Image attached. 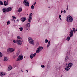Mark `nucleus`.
I'll list each match as a JSON object with an SVG mask.
<instances>
[{
    "instance_id": "1",
    "label": "nucleus",
    "mask_w": 77,
    "mask_h": 77,
    "mask_svg": "<svg viewBox=\"0 0 77 77\" xmlns=\"http://www.w3.org/2000/svg\"><path fill=\"white\" fill-rule=\"evenodd\" d=\"M66 20L67 22H71V23L72 22V20H73L72 17L70 16L67 17V19Z\"/></svg>"
},
{
    "instance_id": "2",
    "label": "nucleus",
    "mask_w": 77,
    "mask_h": 77,
    "mask_svg": "<svg viewBox=\"0 0 77 77\" xmlns=\"http://www.w3.org/2000/svg\"><path fill=\"white\" fill-rule=\"evenodd\" d=\"M43 49V47L41 46H39L38 48H37L36 51V53H39L40 52V51H41Z\"/></svg>"
},
{
    "instance_id": "3",
    "label": "nucleus",
    "mask_w": 77,
    "mask_h": 77,
    "mask_svg": "<svg viewBox=\"0 0 77 77\" xmlns=\"http://www.w3.org/2000/svg\"><path fill=\"white\" fill-rule=\"evenodd\" d=\"M28 41L30 44H32V45H34L33 40V39H32V38L29 37L28 38Z\"/></svg>"
},
{
    "instance_id": "4",
    "label": "nucleus",
    "mask_w": 77,
    "mask_h": 77,
    "mask_svg": "<svg viewBox=\"0 0 77 77\" xmlns=\"http://www.w3.org/2000/svg\"><path fill=\"white\" fill-rule=\"evenodd\" d=\"M23 55H20L17 59V62H18V61H20V60H23Z\"/></svg>"
},
{
    "instance_id": "5",
    "label": "nucleus",
    "mask_w": 77,
    "mask_h": 77,
    "mask_svg": "<svg viewBox=\"0 0 77 77\" xmlns=\"http://www.w3.org/2000/svg\"><path fill=\"white\" fill-rule=\"evenodd\" d=\"M32 15L33 14L32 13H31L29 15V19H28V22H29V23H31V21H32Z\"/></svg>"
},
{
    "instance_id": "6",
    "label": "nucleus",
    "mask_w": 77,
    "mask_h": 77,
    "mask_svg": "<svg viewBox=\"0 0 77 77\" xmlns=\"http://www.w3.org/2000/svg\"><path fill=\"white\" fill-rule=\"evenodd\" d=\"M17 43L18 45H21V44L23 43L22 42V41L19 40H17Z\"/></svg>"
},
{
    "instance_id": "7",
    "label": "nucleus",
    "mask_w": 77,
    "mask_h": 77,
    "mask_svg": "<svg viewBox=\"0 0 77 77\" xmlns=\"http://www.w3.org/2000/svg\"><path fill=\"white\" fill-rule=\"evenodd\" d=\"M15 51V49L13 48H9L8 49V51H10V52H14Z\"/></svg>"
},
{
    "instance_id": "8",
    "label": "nucleus",
    "mask_w": 77,
    "mask_h": 77,
    "mask_svg": "<svg viewBox=\"0 0 77 77\" xmlns=\"http://www.w3.org/2000/svg\"><path fill=\"white\" fill-rule=\"evenodd\" d=\"M9 1L7 0V1H5L4 2V6H8L9 5Z\"/></svg>"
},
{
    "instance_id": "9",
    "label": "nucleus",
    "mask_w": 77,
    "mask_h": 77,
    "mask_svg": "<svg viewBox=\"0 0 77 77\" xmlns=\"http://www.w3.org/2000/svg\"><path fill=\"white\" fill-rule=\"evenodd\" d=\"M69 33V35L70 37H72V36H73V34H74L73 33V31H72V30L70 31Z\"/></svg>"
},
{
    "instance_id": "10",
    "label": "nucleus",
    "mask_w": 77,
    "mask_h": 77,
    "mask_svg": "<svg viewBox=\"0 0 77 77\" xmlns=\"http://www.w3.org/2000/svg\"><path fill=\"white\" fill-rule=\"evenodd\" d=\"M21 20L22 22H24L26 20V17H22L21 18Z\"/></svg>"
},
{
    "instance_id": "11",
    "label": "nucleus",
    "mask_w": 77,
    "mask_h": 77,
    "mask_svg": "<svg viewBox=\"0 0 77 77\" xmlns=\"http://www.w3.org/2000/svg\"><path fill=\"white\" fill-rule=\"evenodd\" d=\"M0 74L1 77H3L4 75H6V73H3L2 72L0 73Z\"/></svg>"
},
{
    "instance_id": "12",
    "label": "nucleus",
    "mask_w": 77,
    "mask_h": 77,
    "mask_svg": "<svg viewBox=\"0 0 77 77\" xmlns=\"http://www.w3.org/2000/svg\"><path fill=\"white\" fill-rule=\"evenodd\" d=\"M12 10V8L11 7H8L7 8L6 10V12H9L10 11H11Z\"/></svg>"
},
{
    "instance_id": "13",
    "label": "nucleus",
    "mask_w": 77,
    "mask_h": 77,
    "mask_svg": "<svg viewBox=\"0 0 77 77\" xmlns=\"http://www.w3.org/2000/svg\"><path fill=\"white\" fill-rule=\"evenodd\" d=\"M72 63H69L68 66L69 68H71V67H72Z\"/></svg>"
},
{
    "instance_id": "14",
    "label": "nucleus",
    "mask_w": 77,
    "mask_h": 77,
    "mask_svg": "<svg viewBox=\"0 0 77 77\" xmlns=\"http://www.w3.org/2000/svg\"><path fill=\"white\" fill-rule=\"evenodd\" d=\"M12 69V66H11L10 65L8 67V71H11V69Z\"/></svg>"
},
{
    "instance_id": "15",
    "label": "nucleus",
    "mask_w": 77,
    "mask_h": 77,
    "mask_svg": "<svg viewBox=\"0 0 77 77\" xmlns=\"http://www.w3.org/2000/svg\"><path fill=\"white\" fill-rule=\"evenodd\" d=\"M65 69L66 71H68V70L70 69V67H69L68 66H66V68H65Z\"/></svg>"
},
{
    "instance_id": "16",
    "label": "nucleus",
    "mask_w": 77,
    "mask_h": 77,
    "mask_svg": "<svg viewBox=\"0 0 77 77\" xmlns=\"http://www.w3.org/2000/svg\"><path fill=\"white\" fill-rule=\"evenodd\" d=\"M24 4L26 6H29V2H26L25 3H24Z\"/></svg>"
},
{
    "instance_id": "17",
    "label": "nucleus",
    "mask_w": 77,
    "mask_h": 77,
    "mask_svg": "<svg viewBox=\"0 0 77 77\" xmlns=\"http://www.w3.org/2000/svg\"><path fill=\"white\" fill-rule=\"evenodd\" d=\"M8 58H7V57L6 56H5L4 58V61H5V62H6V61H8Z\"/></svg>"
},
{
    "instance_id": "18",
    "label": "nucleus",
    "mask_w": 77,
    "mask_h": 77,
    "mask_svg": "<svg viewBox=\"0 0 77 77\" xmlns=\"http://www.w3.org/2000/svg\"><path fill=\"white\" fill-rule=\"evenodd\" d=\"M68 57L66 56L65 59V62H68Z\"/></svg>"
},
{
    "instance_id": "19",
    "label": "nucleus",
    "mask_w": 77,
    "mask_h": 77,
    "mask_svg": "<svg viewBox=\"0 0 77 77\" xmlns=\"http://www.w3.org/2000/svg\"><path fill=\"white\" fill-rule=\"evenodd\" d=\"M50 41H49L48 42V44L47 46V48H48L49 47V46H50Z\"/></svg>"
},
{
    "instance_id": "20",
    "label": "nucleus",
    "mask_w": 77,
    "mask_h": 77,
    "mask_svg": "<svg viewBox=\"0 0 77 77\" xmlns=\"http://www.w3.org/2000/svg\"><path fill=\"white\" fill-rule=\"evenodd\" d=\"M70 51L69 50L67 51V55L68 56H69V55H70Z\"/></svg>"
},
{
    "instance_id": "21",
    "label": "nucleus",
    "mask_w": 77,
    "mask_h": 77,
    "mask_svg": "<svg viewBox=\"0 0 77 77\" xmlns=\"http://www.w3.org/2000/svg\"><path fill=\"white\" fill-rule=\"evenodd\" d=\"M21 11H22V8H20L18 11L19 12H21Z\"/></svg>"
},
{
    "instance_id": "22",
    "label": "nucleus",
    "mask_w": 77,
    "mask_h": 77,
    "mask_svg": "<svg viewBox=\"0 0 77 77\" xmlns=\"http://www.w3.org/2000/svg\"><path fill=\"white\" fill-rule=\"evenodd\" d=\"M6 8H3L2 9V11L3 12H6Z\"/></svg>"
},
{
    "instance_id": "23",
    "label": "nucleus",
    "mask_w": 77,
    "mask_h": 77,
    "mask_svg": "<svg viewBox=\"0 0 77 77\" xmlns=\"http://www.w3.org/2000/svg\"><path fill=\"white\" fill-rule=\"evenodd\" d=\"M26 26L28 28L30 27V23H28L26 25Z\"/></svg>"
},
{
    "instance_id": "24",
    "label": "nucleus",
    "mask_w": 77,
    "mask_h": 77,
    "mask_svg": "<svg viewBox=\"0 0 77 77\" xmlns=\"http://www.w3.org/2000/svg\"><path fill=\"white\" fill-rule=\"evenodd\" d=\"M22 39V38L20 36H17V39Z\"/></svg>"
},
{
    "instance_id": "25",
    "label": "nucleus",
    "mask_w": 77,
    "mask_h": 77,
    "mask_svg": "<svg viewBox=\"0 0 77 77\" xmlns=\"http://www.w3.org/2000/svg\"><path fill=\"white\" fill-rule=\"evenodd\" d=\"M0 5H4V4H3V2H2V1H0Z\"/></svg>"
},
{
    "instance_id": "26",
    "label": "nucleus",
    "mask_w": 77,
    "mask_h": 77,
    "mask_svg": "<svg viewBox=\"0 0 77 77\" xmlns=\"http://www.w3.org/2000/svg\"><path fill=\"white\" fill-rule=\"evenodd\" d=\"M11 23V22H10V21L9 20H8L7 23V25H9Z\"/></svg>"
},
{
    "instance_id": "27",
    "label": "nucleus",
    "mask_w": 77,
    "mask_h": 77,
    "mask_svg": "<svg viewBox=\"0 0 77 77\" xmlns=\"http://www.w3.org/2000/svg\"><path fill=\"white\" fill-rule=\"evenodd\" d=\"M19 29H20V32H22V31H23V28H19Z\"/></svg>"
},
{
    "instance_id": "28",
    "label": "nucleus",
    "mask_w": 77,
    "mask_h": 77,
    "mask_svg": "<svg viewBox=\"0 0 77 77\" xmlns=\"http://www.w3.org/2000/svg\"><path fill=\"white\" fill-rule=\"evenodd\" d=\"M30 58L31 59H33V53H32L31 54L30 56Z\"/></svg>"
},
{
    "instance_id": "29",
    "label": "nucleus",
    "mask_w": 77,
    "mask_h": 77,
    "mask_svg": "<svg viewBox=\"0 0 77 77\" xmlns=\"http://www.w3.org/2000/svg\"><path fill=\"white\" fill-rule=\"evenodd\" d=\"M20 52H17L16 54L17 56H19L20 55Z\"/></svg>"
},
{
    "instance_id": "30",
    "label": "nucleus",
    "mask_w": 77,
    "mask_h": 77,
    "mask_svg": "<svg viewBox=\"0 0 77 77\" xmlns=\"http://www.w3.org/2000/svg\"><path fill=\"white\" fill-rule=\"evenodd\" d=\"M2 56H3V54H2V52H0V57H2Z\"/></svg>"
},
{
    "instance_id": "31",
    "label": "nucleus",
    "mask_w": 77,
    "mask_h": 77,
    "mask_svg": "<svg viewBox=\"0 0 77 77\" xmlns=\"http://www.w3.org/2000/svg\"><path fill=\"white\" fill-rule=\"evenodd\" d=\"M67 39L68 40V41H69L70 40V37H69V36L67 37Z\"/></svg>"
},
{
    "instance_id": "32",
    "label": "nucleus",
    "mask_w": 77,
    "mask_h": 77,
    "mask_svg": "<svg viewBox=\"0 0 77 77\" xmlns=\"http://www.w3.org/2000/svg\"><path fill=\"white\" fill-rule=\"evenodd\" d=\"M41 67L42 68H45V66L44 65H42Z\"/></svg>"
},
{
    "instance_id": "33",
    "label": "nucleus",
    "mask_w": 77,
    "mask_h": 77,
    "mask_svg": "<svg viewBox=\"0 0 77 77\" xmlns=\"http://www.w3.org/2000/svg\"><path fill=\"white\" fill-rule=\"evenodd\" d=\"M32 9H34V6L33 5H32L31 6Z\"/></svg>"
},
{
    "instance_id": "34",
    "label": "nucleus",
    "mask_w": 77,
    "mask_h": 77,
    "mask_svg": "<svg viewBox=\"0 0 77 77\" xmlns=\"http://www.w3.org/2000/svg\"><path fill=\"white\" fill-rule=\"evenodd\" d=\"M45 43H47L48 42V40L46 39L45 40Z\"/></svg>"
},
{
    "instance_id": "35",
    "label": "nucleus",
    "mask_w": 77,
    "mask_h": 77,
    "mask_svg": "<svg viewBox=\"0 0 77 77\" xmlns=\"http://www.w3.org/2000/svg\"><path fill=\"white\" fill-rule=\"evenodd\" d=\"M12 17L13 18V19H14V20H16V17L13 16Z\"/></svg>"
},
{
    "instance_id": "36",
    "label": "nucleus",
    "mask_w": 77,
    "mask_h": 77,
    "mask_svg": "<svg viewBox=\"0 0 77 77\" xmlns=\"http://www.w3.org/2000/svg\"><path fill=\"white\" fill-rule=\"evenodd\" d=\"M27 0H25L24 1H23V3H27Z\"/></svg>"
},
{
    "instance_id": "37",
    "label": "nucleus",
    "mask_w": 77,
    "mask_h": 77,
    "mask_svg": "<svg viewBox=\"0 0 77 77\" xmlns=\"http://www.w3.org/2000/svg\"><path fill=\"white\" fill-rule=\"evenodd\" d=\"M13 42L14 43H17V40H13Z\"/></svg>"
},
{
    "instance_id": "38",
    "label": "nucleus",
    "mask_w": 77,
    "mask_h": 77,
    "mask_svg": "<svg viewBox=\"0 0 77 77\" xmlns=\"http://www.w3.org/2000/svg\"><path fill=\"white\" fill-rule=\"evenodd\" d=\"M36 56V53H35L33 54V57H35Z\"/></svg>"
},
{
    "instance_id": "39",
    "label": "nucleus",
    "mask_w": 77,
    "mask_h": 77,
    "mask_svg": "<svg viewBox=\"0 0 77 77\" xmlns=\"http://www.w3.org/2000/svg\"><path fill=\"white\" fill-rule=\"evenodd\" d=\"M74 32H75V28H74L73 29V31Z\"/></svg>"
},
{
    "instance_id": "40",
    "label": "nucleus",
    "mask_w": 77,
    "mask_h": 77,
    "mask_svg": "<svg viewBox=\"0 0 77 77\" xmlns=\"http://www.w3.org/2000/svg\"><path fill=\"white\" fill-rule=\"evenodd\" d=\"M68 5H67V8H66V10H68Z\"/></svg>"
},
{
    "instance_id": "41",
    "label": "nucleus",
    "mask_w": 77,
    "mask_h": 77,
    "mask_svg": "<svg viewBox=\"0 0 77 77\" xmlns=\"http://www.w3.org/2000/svg\"><path fill=\"white\" fill-rule=\"evenodd\" d=\"M66 11L65 10H64L63 11V13L64 14H65V13H66Z\"/></svg>"
},
{
    "instance_id": "42",
    "label": "nucleus",
    "mask_w": 77,
    "mask_h": 77,
    "mask_svg": "<svg viewBox=\"0 0 77 77\" xmlns=\"http://www.w3.org/2000/svg\"><path fill=\"white\" fill-rule=\"evenodd\" d=\"M35 5H36V2H35L34 4H33V5L34 6H35Z\"/></svg>"
},
{
    "instance_id": "43",
    "label": "nucleus",
    "mask_w": 77,
    "mask_h": 77,
    "mask_svg": "<svg viewBox=\"0 0 77 77\" xmlns=\"http://www.w3.org/2000/svg\"><path fill=\"white\" fill-rule=\"evenodd\" d=\"M61 17V15H60L59 16V18H60Z\"/></svg>"
},
{
    "instance_id": "44",
    "label": "nucleus",
    "mask_w": 77,
    "mask_h": 77,
    "mask_svg": "<svg viewBox=\"0 0 77 77\" xmlns=\"http://www.w3.org/2000/svg\"><path fill=\"white\" fill-rule=\"evenodd\" d=\"M63 12V11L62 10L61 11V13L62 14V13Z\"/></svg>"
},
{
    "instance_id": "45",
    "label": "nucleus",
    "mask_w": 77,
    "mask_h": 77,
    "mask_svg": "<svg viewBox=\"0 0 77 77\" xmlns=\"http://www.w3.org/2000/svg\"><path fill=\"white\" fill-rule=\"evenodd\" d=\"M17 21L18 22V21H19V20H18V19L17 20Z\"/></svg>"
},
{
    "instance_id": "46",
    "label": "nucleus",
    "mask_w": 77,
    "mask_h": 77,
    "mask_svg": "<svg viewBox=\"0 0 77 77\" xmlns=\"http://www.w3.org/2000/svg\"><path fill=\"white\" fill-rule=\"evenodd\" d=\"M11 20H12V21H14V19H11Z\"/></svg>"
},
{
    "instance_id": "47",
    "label": "nucleus",
    "mask_w": 77,
    "mask_h": 77,
    "mask_svg": "<svg viewBox=\"0 0 77 77\" xmlns=\"http://www.w3.org/2000/svg\"><path fill=\"white\" fill-rule=\"evenodd\" d=\"M60 20H62V19H61L60 18Z\"/></svg>"
},
{
    "instance_id": "48",
    "label": "nucleus",
    "mask_w": 77,
    "mask_h": 77,
    "mask_svg": "<svg viewBox=\"0 0 77 77\" xmlns=\"http://www.w3.org/2000/svg\"><path fill=\"white\" fill-rule=\"evenodd\" d=\"M26 71H27V72H28V71L27 70H26Z\"/></svg>"
},
{
    "instance_id": "49",
    "label": "nucleus",
    "mask_w": 77,
    "mask_h": 77,
    "mask_svg": "<svg viewBox=\"0 0 77 77\" xmlns=\"http://www.w3.org/2000/svg\"><path fill=\"white\" fill-rule=\"evenodd\" d=\"M75 32H76V31H77V29H76V30H75Z\"/></svg>"
},
{
    "instance_id": "50",
    "label": "nucleus",
    "mask_w": 77,
    "mask_h": 77,
    "mask_svg": "<svg viewBox=\"0 0 77 77\" xmlns=\"http://www.w3.org/2000/svg\"><path fill=\"white\" fill-rule=\"evenodd\" d=\"M14 22H15V20H14Z\"/></svg>"
},
{
    "instance_id": "51",
    "label": "nucleus",
    "mask_w": 77,
    "mask_h": 77,
    "mask_svg": "<svg viewBox=\"0 0 77 77\" xmlns=\"http://www.w3.org/2000/svg\"><path fill=\"white\" fill-rule=\"evenodd\" d=\"M21 71H22V72H23V70H21Z\"/></svg>"
},
{
    "instance_id": "52",
    "label": "nucleus",
    "mask_w": 77,
    "mask_h": 77,
    "mask_svg": "<svg viewBox=\"0 0 77 77\" xmlns=\"http://www.w3.org/2000/svg\"><path fill=\"white\" fill-rule=\"evenodd\" d=\"M27 15H29V14H27Z\"/></svg>"
},
{
    "instance_id": "53",
    "label": "nucleus",
    "mask_w": 77,
    "mask_h": 77,
    "mask_svg": "<svg viewBox=\"0 0 77 77\" xmlns=\"http://www.w3.org/2000/svg\"><path fill=\"white\" fill-rule=\"evenodd\" d=\"M26 30H28V29H26Z\"/></svg>"
},
{
    "instance_id": "54",
    "label": "nucleus",
    "mask_w": 77,
    "mask_h": 77,
    "mask_svg": "<svg viewBox=\"0 0 77 77\" xmlns=\"http://www.w3.org/2000/svg\"><path fill=\"white\" fill-rule=\"evenodd\" d=\"M66 65H67V63L66 64Z\"/></svg>"
},
{
    "instance_id": "55",
    "label": "nucleus",
    "mask_w": 77,
    "mask_h": 77,
    "mask_svg": "<svg viewBox=\"0 0 77 77\" xmlns=\"http://www.w3.org/2000/svg\"><path fill=\"white\" fill-rule=\"evenodd\" d=\"M49 8H50V7H49Z\"/></svg>"
},
{
    "instance_id": "56",
    "label": "nucleus",
    "mask_w": 77,
    "mask_h": 77,
    "mask_svg": "<svg viewBox=\"0 0 77 77\" xmlns=\"http://www.w3.org/2000/svg\"><path fill=\"white\" fill-rule=\"evenodd\" d=\"M46 0L48 1V0Z\"/></svg>"
},
{
    "instance_id": "57",
    "label": "nucleus",
    "mask_w": 77,
    "mask_h": 77,
    "mask_svg": "<svg viewBox=\"0 0 77 77\" xmlns=\"http://www.w3.org/2000/svg\"><path fill=\"white\" fill-rule=\"evenodd\" d=\"M3 0L5 1V0Z\"/></svg>"
}]
</instances>
